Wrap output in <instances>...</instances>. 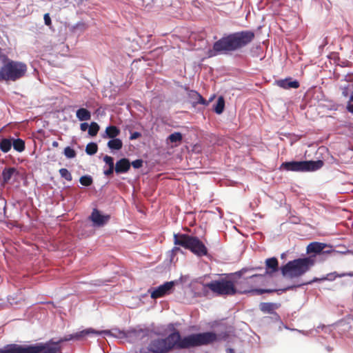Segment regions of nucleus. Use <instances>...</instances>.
<instances>
[{
  "mask_svg": "<svg viewBox=\"0 0 353 353\" xmlns=\"http://www.w3.org/2000/svg\"><path fill=\"white\" fill-rule=\"evenodd\" d=\"M349 93H348V89L347 88H344L342 89V95L344 97H347L348 96Z\"/></svg>",
  "mask_w": 353,
  "mask_h": 353,
  "instance_id": "obj_43",
  "label": "nucleus"
},
{
  "mask_svg": "<svg viewBox=\"0 0 353 353\" xmlns=\"http://www.w3.org/2000/svg\"><path fill=\"white\" fill-rule=\"evenodd\" d=\"M80 183L85 186H88V175H85L81 177Z\"/></svg>",
  "mask_w": 353,
  "mask_h": 353,
  "instance_id": "obj_37",
  "label": "nucleus"
},
{
  "mask_svg": "<svg viewBox=\"0 0 353 353\" xmlns=\"http://www.w3.org/2000/svg\"><path fill=\"white\" fill-rule=\"evenodd\" d=\"M192 94L196 96V99H197V103L202 105H207L208 102L197 92L192 91Z\"/></svg>",
  "mask_w": 353,
  "mask_h": 353,
  "instance_id": "obj_31",
  "label": "nucleus"
},
{
  "mask_svg": "<svg viewBox=\"0 0 353 353\" xmlns=\"http://www.w3.org/2000/svg\"><path fill=\"white\" fill-rule=\"evenodd\" d=\"M88 150H89V148H88V144L85 146V151L87 154H88Z\"/></svg>",
  "mask_w": 353,
  "mask_h": 353,
  "instance_id": "obj_48",
  "label": "nucleus"
},
{
  "mask_svg": "<svg viewBox=\"0 0 353 353\" xmlns=\"http://www.w3.org/2000/svg\"><path fill=\"white\" fill-rule=\"evenodd\" d=\"M279 270L278 260L275 257L270 258L265 261V274H272L274 272H277Z\"/></svg>",
  "mask_w": 353,
  "mask_h": 353,
  "instance_id": "obj_16",
  "label": "nucleus"
},
{
  "mask_svg": "<svg viewBox=\"0 0 353 353\" xmlns=\"http://www.w3.org/2000/svg\"><path fill=\"white\" fill-rule=\"evenodd\" d=\"M6 208V201L0 196V217L5 215Z\"/></svg>",
  "mask_w": 353,
  "mask_h": 353,
  "instance_id": "obj_32",
  "label": "nucleus"
},
{
  "mask_svg": "<svg viewBox=\"0 0 353 353\" xmlns=\"http://www.w3.org/2000/svg\"><path fill=\"white\" fill-rule=\"evenodd\" d=\"M77 117L80 121H85L88 119V110L85 108H80L77 111Z\"/></svg>",
  "mask_w": 353,
  "mask_h": 353,
  "instance_id": "obj_26",
  "label": "nucleus"
},
{
  "mask_svg": "<svg viewBox=\"0 0 353 353\" xmlns=\"http://www.w3.org/2000/svg\"><path fill=\"white\" fill-rule=\"evenodd\" d=\"M347 110L348 112H350L353 114V104L348 103L347 105Z\"/></svg>",
  "mask_w": 353,
  "mask_h": 353,
  "instance_id": "obj_44",
  "label": "nucleus"
},
{
  "mask_svg": "<svg viewBox=\"0 0 353 353\" xmlns=\"http://www.w3.org/2000/svg\"><path fill=\"white\" fill-rule=\"evenodd\" d=\"M80 127L82 131H85L88 129V123H82Z\"/></svg>",
  "mask_w": 353,
  "mask_h": 353,
  "instance_id": "obj_42",
  "label": "nucleus"
},
{
  "mask_svg": "<svg viewBox=\"0 0 353 353\" xmlns=\"http://www.w3.org/2000/svg\"><path fill=\"white\" fill-rule=\"evenodd\" d=\"M259 308L263 313L271 314L278 308V305L276 303H261L259 305Z\"/></svg>",
  "mask_w": 353,
  "mask_h": 353,
  "instance_id": "obj_19",
  "label": "nucleus"
},
{
  "mask_svg": "<svg viewBox=\"0 0 353 353\" xmlns=\"http://www.w3.org/2000/svg\"><path fill=\"white\" fill-rule=\"evenodd\" d=\"M90 334H101L102 333H109V331H96L92 328L90 327L89 330Z\"/></svg>",
  "mask_w": 353,
  "mask_h": 353,
  "instance_id": "obj_41",
  "label": "nucleus"
},
{
  "mask_svg": "<svg viewBox=\"0 0 353 353\" xmlns=\"http://www.w3.org/2000/svg\"><path fill=\"white\" fill-rule=\"evenodd\" d=\"M323 164V161L321 160L292 161L283 163L280 169L292 172H313L321 168Z\"/></svg>",
  "mask_w": 353,
  "mask_h": 353,
  "instance_id": "obj_9",
  "label": "nucleus"
},
{
  "mask_svg": "<svg viewBox=\"0 0 353 353\" xmlns=\"http://www.w3.org/2000/svg\"><path fill=\"white\" fill-rule=\"evenodd\" d=\"M28 70L25 63L6 57L0 68V81H16L25 77Z\"/></svg>",
  "mask_w": 353,
  "mask_h": 353,
  "instance_id": "obj_5",
  "label": "nucleus"
},
{
  "mask_svg": "<svg viewBox=\"0 0 353 353\" xmlns=\"http://www.w3.org/2000/svg\"><path fill=\"white\" fill-rule=\"evenodd\" d=\"M114 170H115V167L110 166L108 170H104L103 174L108 176H110L113 174Z\"/></svg>",
  "mask_w": 353,
  "mask_h": 353,
  "instance_id": "obj_38",
  "label": "nucleus"
},
{
  "mask_svg": "<svg viewBox=\"0 0 353 353\" xmlns=\"http://www.w3.org/2000/svg\"><path fill=\"white\" fill-rule=\"evenodd\" d=\"M276 85L283 89L298 88L300 85L298 81H291L290 78L278 80Z\"/></svg>",
  "mask_w": 353,
  "mask_h": 353,
  "instance_id": "obj_18",
  "label": "nucleus"
},
{
  "mask_svg": "<svg viewBox=\"0 0 353 353\" xmlns=\"http://www.w3.org/2000/svg\"><path fill=\"white\" fill-rule=\"evenodd\" d=\"M256 269H257V268H252L249 269V270H256Z\"/></svg>",
  "mask_w": 353,
  "mask_h": 353,
  "instance_id": "obj_51",
  "label": "nucleus"
},
{
  "mask_svg": "<svg viewBox=\"0 0 353 353\" xmlns=\"http://www.w3.org/2000/svg\"><path fill=\"white\" fill-rule=\"evenodd\" d=\"M248 269L243 268L241 270L230 274V279H221L220 280L212 281L205 284V287L210 289L212 292L220 296H233L237 294V288L234 281V277L242 276Z\"/></svg>",
  "mask_w": 353,
  "mask_h": 353,
  "instance_id": "obj_4",
  "label": "nucleus"
},
{
  "mask_svg": "<svg viewBox=\"0 0 353 353\" xmlns=\"http://www.w3.org/2000/svg\"><path fill=\"white\" fill-rule=\"evenodd\" d=\"M141 1L142 3L141 4V6L142 7H148L150 6L152 3V0H141Z\"/></svg>",
  "mask_w": 353,
  "mask_h": 353,
  "instance_id": "obj_40",
  "label": "nucleus"
},
{
  "mask_svg": "<svg viewBox=\"0 0 353 353\" xmlns=\"http://www.w3.org/2000/svg\"><path fill=\"white\" fill-rule=\"evenodd\" d=\"M265 281L264 274H252L246 278L234 277L237 293L261 295L264 293H272L276 292L275 289H259L256 287L262 284Z\"/></svg>",
  "mask_w": 353,
  "mask_h": 353,
  "instance_id": "obj_3",
  "label": "nucleus"
},
{
  "mask_svg": "<svg viewBox=\"0 0 353 353\" xmlns=\"http://www.w3.org/2000/svg\"><path fill=\"white\" fill-rule=\"evenodd\" d=\"M173 333L179 336L178 338L174 339L176 349H188L207 345L219 339L218 335L212 332L192 334L183 338L181 337L179 332L177 330H174Z\"/></svg>",
  "mask_w": 353,
  "mask_h": 353,
  "instance_id": "obj_2",
  "label": "nucleus"
},
{
  "mask_svg": "<svg viewBox=\"0 0 353 353\" xmlns=\"http://www.w3.org/2000/svg\"><path fill=\"white\" fill-rule=\"evenodd\" d=\"M150 333L148 329L133 328L125 332L124 336L129 340L139 341L148 337Z\"/></svg>",
  "mask_w": 353,
  "mask_h": 353,
  "instance_id": "obj_12",
  "label": "nucleus"
},
{
  "mask_svg": "<svg viewBox=\"0 0 353 353\" xmlns=\"http://www.w3.org/2000/svg\"><path fill=\"white\" fill-rule=\"evenodd\" d=\"M141 136V134L140 132H134L131 134L130 139V140L137 139L139 138Z\"/></svg>",
  "mask_w": 353,
  "mask_h": 353,
  "instance_id": "obj_39",
  "label": "nucleus"
},
{
  "mask_svg": "<svg viewBox=\"0 0 353 353\" xmlns=\"http://www.w3.org/2000/svg\"><path fill=\"white\" fill-rule=\"evenodd\" d=\"M182 139L183 136L181 132L172 133L168 137V140H169L171 143H180L182 141Z\"/></svg>",
  "mask_w": 353,
  "mask_h": 353,
  "instance_id": "obj_27",
  "label": "nucleus"
},
{
  "mask_svg": "<svg viewBox=\"0 0 353 353\" xmlns=\"http://www.w3.org/2000/svg\"><path fill=\"white\" fill-rule=\"evenodd\" d=\"M174 244L190 250L198 256L208 255V249L204 243L196 236L186 234H174Z\"/></svg>",
  "mask_w": 353,
  "mask_h": 353,
  "instance_id": "obj_7",
  "label": "nucleus"
},
{
  "mask_svg": "<svg viewBox=\"0 0 353 353\" xmlns=\"http://www.w3.org/2000/svg\"><path fill=\"white\" fill-rule=\"evenodd\" d=\"M314 262L311 256L294 259L282 266L281 271L285 277L297 278L307 272L314 265Z\"/></svg>",
  "mask_w": 353,
  "mask_h": 353,
  "instance_id": "obj_6",
  "label": "nucleus"
},
{
  "mask_svg": "<svg viewBox=\"0 0 353 353\" xmlns=\"http://www.w3.org/2000/svg\"><path fill=\"white\" fill-rule=\"evenodd\" d=\"M12 147V142L10 139H2L0 141V150L6 153L11 149Z\"/></svg>",
  "mask_w": 353,
  "mask_h": 353,
  "instance_id": "obj_24",
  "label": "nucleus"
},
{
  "mask_svg": "<svg viewBox=\"0 0 353 353\" xmlns=\"http://www.w3.org/2000/svg\"><path fill=\"white\" fill-rule=\"evenodd\" d=\"M225 108V100L223 97H219L214 106V110L216 114H221Z\"/></svg>",
  "mask_w": 353,
  "mask_h": 353,
  "instance_id": "obj_23",
  "label": "nucleus"
},
{
  "mask_svg": "<svg viewBox=\"0 0 353 353\" xmlns=\"http://www.w3.org/2000/svg\"><path fill=\"white\" fill-rule=\"evenodd\" d=\"M105 132L109 138H116L120 134V130L114 125H110L106 128Z\"/></svg>",
  "mask_w": 353,
  "mask_h": 353,
  "instance_id": "obj_22",
  "label": "nucleus"
},
{
  "mask_svg": "<svg viewBox=\"0 0 353 353\" xmlns=\"http://www.w3.org/2000/svg\"><path fill=\"white\" fill-rule=\"evenodd\" d=\"M178 336L172 332L165 339H153L146 348L141 349L140 353H168L175 348L174 339Z\"/></svg>",
  "mask_w": 353,
  "mask_h": 353,
  "instance_id": "obj_8",
  "label": "nucleus"
},
{
  "mask_svg": "<svg viewBox=\"0 0 353 353\" xmlns=\"http://www.w3.org/2000/svg\"><path fill=\"white\" fill-rule=\"evenodd\" d=\"M89 180H90V185L92 183V178L90 176L89 178Z\"/></svg>",
  "mask_w": 353,
  "mask_h": 353,
  "instance_id": "obj_49",
  "label": "nucleus"
},
{
  "mask_svg": "<svg viewBox=\"0 0 353 353\" xmlns=\"http://www.w3.org/2000/svg\"><path fill=\"white\" fill-rule=\"evenodd\" d=\"M16 172L17 170L14 168H8L4 169L2 172V178L3 183H8V181L11 179L13 174Z\"/></svg>",
  "mask_w": 353,
  "mask_h": 353,
  "instance_id": "obj_20",
  "label": "nucleus"
},
{
  "mask_svg": "<svg viewBox=\"0 0 353 353\" xmlns=\"http://www.w3.org/2000/svg\"><path fill=\"white\" fill-rule=\"evenodd\" d=\"M45 349L46 345L42 343L31 345L10 344L0 349V353H40Z\"/></svg>",
  "mask_w": 353,
  "mask_h": 353,
  "instance_id": "obj_10",
  "label": "nucleus"
},
{
  "mask_svg": "<svg viewBox=\"0 0 353 353\" xmlns=\"http://www.w3.org/2000/svg\"><path fill=\"white\" fill-rule=\"evenodd\" d=\"M110 219V214H103L101 211L96 208L93 209L90 216V220L92 222V225L98 228H102L105 225Z\"/></svg>",
  "mask_w": 353,
  "mask_h": 353,
  "instance_id": "obj_11",
  "label": "nucleus"
},
{
  "mask_svg": "<svg viewBox=\"0 0 353 353\" xmlns=\"http://www.w3.org/2000/svg\"><path fill=\"white\" fill-rule=\"evenodd\" d=\"M52 145L54 148H57L59 146V143L57 141H53Z\"/></svg>",
  "mask_w": 353,
  "mask_h": 353,
  "instance_id": "obj_46",
  "label": "nucleus"
},
{
  "mask_svg": "<svg viewBox=\"0 0 353 353\" xmlns=\"http://www.w3.org/2000/svg\"><path fill=\"white\" fill-rule=\"evenodd\" d=\"M99 130V126L96 122L90 123V136H95Z\"/></svg>",
  "mask_w": 353,
  "mask_h": 353,
  "instance_id": "obj_30",
  "label": "nucleus"
},
{
  "mask_svg": "<svg viewBox=\"0 0 353 353\" xmlns=\"http://www.w3.org/2000/svg\"><path fill=\"white\" fill-rule=\"evenodd\" d=\"M130 165L129 159L126 158L121 159L115 164V172L117 174L125 173L130 170Z\"/></svg>",
  "mask_w": 353,
  "mask_h": 353,
  "instance_id": "obj_15",
  "label": "nucleus"
},
{
  "mask_svg": "<svg viewBox=\"0 0 353 353\" xmlns=\"http://www.w3.org/2000/svg\"><path fill=\"white\" fill-rule=\"evenodd\" d=\"M12 145L14 149L17 152H21L25 150V142L21 139H14Z\"/></svg>",
  "mask_w": 353,
  "mask_h": 353,
  "instance_id": "obj_25",
  "label": "nucleus"
},
{
  "mask_svg": "<svg viewBox=\"0 0 353 353\" xmlns=\"http://www.w3.org/2000/svg\"><path fill=\"white\" fill-rule=\"evenodd\" d=\"M325 247H326V245L325 243H319V242H312L307 245V253L321 254V253H331V252H334L333 250L324 252L323 250Z\"/></svg>",
  "mask_w": 353,
  "mask_h": 353,
  "instance_id": "obj_14",
  "label": "nucleus"
},
{
  "mask_svg": "<svg viewBox=\"0 0 353 353\" xmlns=\"http://www.w3.org/2000/svg\"><path fill=\"white\" fill-rule=\"evenodd\" d=\"M44 23L46 26H50L52 24L51 19L49 13H46L43 16Z\"/></svg>",
  "mask_w": 353,
  "mask_h": 353,
  "instance_id": "obj_36",
  "label": "nucleus"
},
{
  "mask_svg": "<svg viewBox=\"0 0 353 353\" xmlns=\"http://www.w3.org/2000/svg\"><path fill=\"white\" fill-rule=\"evenodd\" d=\"M87 334H88V330H84L81 332H77L74 334H70V335L65 336L63 338H61L60 340H59L57 342H54L52 340H51L50 343L54 345H58L63 341H68L73 340V339L79 340L82 336H84Z\"/></svg>",
  "mask_w": 353,
  "mask_h": 353,
  "instance_id": "obj_17",
  "label": "nucleus"
},
{
  "mask_svg": "<svg viewBox=\"0 0 353 353\" xmlns=\"http://www.w3.org/2000/svg\"><path fill=\"white\" fill-rule=\"evenodd\" d=\"M252 30H243L223 37L213 44L212 50L208 51L209 57L219 54H227L241 49L250 44L254 39Z\"/></svg>",
  "mask_w": 353,
  "mask_h": 353,
  "instance_id": "obj_1",
  "label": "nucleus"
},
{
  "mask_svg": "<svg viewBox=\"0 0 353 353\" xmlns=\"http://www.w3.org/2000/svg\"><path fill=\"white\" fill-rule=\"evenodd\" d=\"M143 160L142 159H137L130 163L134 168H140L143 166Z\"/></svg>",
  "mask_w": 353,
  "mask_h": 353,
  "instance_id": "obj_34",
  "label": "nucleus"
},
{
  "mask_svg": "<svg viewBox=\"0 0 353 353\" xmlns=\"http://www.w3.org/2000/svg\"><path fill=\"white\" fill-rule=\"evenodd\" d=\"M97 151V145L94 143H90V155L94 154Z\"/></svg>",
  "mask_w": 353,
  "mask_h": 353,
  "instance_id": "obj_35",
  "label": "nucleus"
},
{
  "mask_svg": "<svg viewBox=\"0 0 353 353\" xmlns=\"http://www.w3.org/2000/svg\"><path fill=\"white\" fill-rule=\"evenodd\" d=\"M353 276V272H348V273H342V274H340V275H339V276H341V277H343V276Z\"/></svg>",
  "mask_w": 353,
  "mask_h": 353,
  "instance_id": "obj_45",
  "label": "nucleus"
},
{
  "mask_svg": "<svg viewBox=\"0 0 353 353\" xmlns=\"http://www.w3.org/2000/svg\"><path fill=\"white\" fill-rule=\"evenodd\" d=\"M103 161L107 164L108 165L109 167L112 166V167H114V159L112 157L110 156H105L104 158H103Z\"/></svg>",
  "mask_w": 353,
  "mask_h": 353,
  "instance_id": "obj_33",
  "label": "nucleus"
},
{
  "mask_svg": "<svg viewBox=\"0 0 353 353\" xmlns=\"http://www.w3.org/2000/svg\"><path fill=\"white\" fill-rule=\"evenodd\" d=\"M333 274H336V276H334V278H335V277H339V274H336V272H334Z\"/></svg>",
  "mask_w": 353,
  "mask_h": 353,
  "instance_id": "obj_50",
  "label": "nucleus"
},
{
  "mask_svg": "<svg viewBox=\"0 0 353 353\" xmlns=\"http://www.w3.org/2000/svg\"><path fill=\"white\" fill-rule=\"evenodd\" d=\"M173 286V281L165 282L164 284L159 285L152 291L151 293V297L152 299L161 298L168 294Z\"/></svg>",
  "mask_w": 353,
  "mask_h": 353,
  "instance_id": "obj_13",
  "label": "nucleus"
},
{
  "mask_svg": "<svg viewBox=\"0 0 353 353\" xmlns=\"http://www.w3.org/2000/svg\"><path fill=\"white\" fill-rule=\"evenodd\" d=\"M61 176L67 181H72V176L70 172L66 168H61L59 170Z\"/></svg>",
  "mask_w": 353,
  "mask_h": 353,
  "instance_id": "obj_28",
  "label": "nucleus"
},
{
  "mask_svg": "<svg viewBox=\"0 0 353 353\" xmlns=\"http://www.w3.org/2000/svg\"><path fill=\"white\" fill-rule=\"evenodd\" d=\"M64 155L68 159L74 158L77 155V153L74 149L68 146L64 149Z\"/></svg>",
  "mask_w": 353,
  "mask_h": 353,
  "instance_id": "obj_29",
  "label": "nucleus"
},
{
  "mask_svg": "<svg viewBox=\"0 0 353 353\" xmlns=\"http://www.w3.org/2000/svg\"><path fill=\"white\" fill-rule=\"evenodd\" d=\"M226 353H234V350L232 348H228L226 350Z\"/></svg>",
  "mask_w": 353,
  "mask_h": 353,
  "instance_id": "obj_47",
  "label": "nucleus"
},
{
  "mask_svg": "<svg viewBox=\"0 0 353 353\" xmlns=\"http://www.w3.org/2000/svg\"><path fill=\"white\" fill-rule=\"evenodd\" d=\"M108 146L111 150H119L122 148L123 143L121 139L114 138L108 142Z\"/></svg>",
  "mask_w": 353,
  "mask_h": 353,
  "instance_id": "obj_21",
  "label": "nucleus"
}]
</instances>
